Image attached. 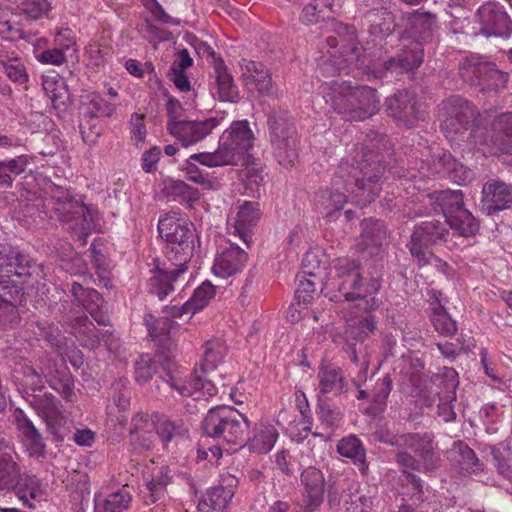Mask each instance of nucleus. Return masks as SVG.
Wrapping results in <instances>:
<instances>
[{
	"instance_id": "10",
	"label": "nucleus",
	"mask_w": 512,
	"mask_h": 512,
	"mask_svg": "<svg viewBox=\"0 0 512 512\" xmlns=\"http://www.w3.org/2000/svg\"><path fill=\"white\" fill-rule=\"evenodd\" d=\"M14 491L22 503L32 508L31 500L39 493L36 476L22 472L18 463L10 454L0 455V491Z\"/></svg>"
},
{
	"instance_id": "56",
	"label": "nucleus",
	"mask_w": 512,
	"mask_h": 512,
	"mask_svg": "<svg viewBox=\"0 0 512 512\" xmlns=\"http://www.w3.org/2000/svg\"><path fill=\"white\" fill-rule=\"evenodd\" d=\"M79 114V129L82 139L86 144L93 145L101 135L99 118L93 115H85L84 111H80Z\"/></svg>"
},
{
	"instance_id": "37",
	"label": "nucleus",
	"mask_w": 512,
	"mask_h": 512,
	"mask_svg": "<svg viewBox=\"0 0 512 512\" xmlns=\"http://www.w3.org/2000/svg\"><path fill=\"white\" fill-rule=\"evenodd\" d=\"M214 295L215 287L209 281H205L194 291L190 300L186 301L181 307L174 306L172 308V316L182 317L186 314L193 315L207 305Z\"/></svg>"
},
{
	"instance_id": "3",
	"label": "nucleus",
	"mask_w": 512,
	"mask_h": 512,
	"mask_svg": "<svg viewBox=\"0 0 512 512\" xmlns=\"http://www.w3.org/2000/svg\"><path fill=\"white\" fill-rule=\"evenodd\" d=\"M324 99L331 108L350 121H363L380 109V98L375 88L352 85L348 81H333L324 92Z\"/></svg>"
},
{
	"instance_id": "45",
	"label": "nucleus",
	"mask_w": 512,
	"mask_h": 512,
	"mask_svg": "<svg viewBox=\"0 0 512 512\" xmlns=\"http://www.w3.org/2000/svg\"><path fill=\"white\" fill-rule=\"evenodd\" d=\"M156 432L161 438L163 445L167 446L175 438L188 437L189 429L182 419L172 421L163 416L156 423Z\"/></svg>"
},
{
	"instance_id": "47",
	"label": "nucleus",
	"mask_w": 512,
	"mask_h": 512,
	"mask_svg": "<svg viewBox=\"0 0 512 512\" xmlns=\"http://www.w3.org/2000/svg\"><path fill=\"white\" fill-rule=\"evenodd\" d=\"M431 322L434 329L443 336H452L457 331L456 322L437 298L431 303Z\"/></svg>"
},
{
	"instance_id": "48",
	"label": "nucleus",
	"mask_w": 512,
	"mask_h": 512,
	"mask_svg": "<svg viewBox=\"0 0 512 512\" xmlns=\"http://www.w3.org/2000/svg\"><path fill=\"white\" fill-rule=\"evenodd\" d=\"M43 88L51 99L55 109L65 110L70 103V93L63 80L46 78L43 80Z\"/></svg>"
},
{
	"instance_id": "15",
	"label": "nucleus",
	"mask_w": 512,
	"mask_h": 512,
	"mask_svg": "<svg viewBox=\"0 0 512 512\" xmlns=\"http://www.w3.org/2000/svg\"><path fill=\"white\" fill-rule=\"evenodd\" d=\"M441 110V129L449 140H455L456 136L463 137L478 115L476 107L462 98L447 100Z\"/></svg>"
},
{
	"instance_id": "43",
	"label": "nucleus",
	"mask_w": 512,
	"mask_h": 512,
	"mask_svg": "<svg viewBox=\"0 0 512 512\" xmlns=\"http://www.w3.org/2000/svg\"><path fill=\"white\" fill-rule=\"evenodd\" d=\"M246 83H255L257 90L263 95H270L272 92V79L264 64L255 61H247L243 73Z\"/></svg>"
},
{
	"instance_id": "2",
	"label": "nucleus",
	"mask_w": 512,
	"mask_h": 512,
	"mask_svg": "<svg viewBox=\"0 0 512 512\" xmlns=\"http://www.w3.org/2000/svg\"><path fill=\"white\" fill-rule=\"evenodd\" d=\"M386 166L383 157L368 147L362 148L357 158L343 159L334 175V185H344V191L353 195L356 203L366 206L380 194Z\"/></svg>"
},
{
	"instance_id": "38",
	"label": "nucleus",
	"mask_w": 512,
	"mask_h": 512,
	"mask_svg": "<svg viewBox=\"0 0 512 512\" xmlns=\"http://www.w3.org/2000/svg\"><path fill=\"white\" fill-rule=\"evenodd\" d=\"M254 136L247 121L233 123L228 136L223 140L231 149L242 157L253 146Z\"/></svg>"
},
{
	"instance_id": "25",
	"label": "nucleus",
	"mask_w": 512,
	"mask_h": 512,
	"mask_svg": "<svg viewBox=\"0 0 512 512\" xmlns=\"http://www.w3.org/2000/svg\"><path fill=\"white\" fill-rule=\"evenodd\" d=\"M13 419L17 430L28 447L30 455L45 457V439L26 413L22 409L16 408L13 412Z\"/></svg>"
},
{
	"instance_id": "57",
	"label": "nucleus",
	"mask_w": 512,
	"mask_h": 512,
	"mask_svg": "<svg viewBox=\"0 0 512 512\" xmlns=\"http://www.w3.org/2000/svg\"><path fill=\"white\" fill-rule=\"evenodd\" d=\"M400 441L399 449H409L419 455L433 443V436L429 433H405L401 434Z\"/></svg>"
},
{
	"instance_id": "1",
	"label": "nucleus",
	"mask_w": 512,
	"mask_h": 512,
	"mask_svg": "<svg viewBox=\"0 0 512 512\" xmlns=\"http://www.w3.org/2000/svg\"><path fill=\"white\" fill-rule=\"evenodd\" d=\"M161 238L167 243V258L170 265L154 268V276L149 279V292L163 300L172 290L173 282L187 270V263L193 256L194 230L176 217V213L167 214L158 223Z\"/></svg>"
},
{
	"instance_id": "61",
	"label": "nucleus",
	"mask_w": 512,
	"mask_h": 512,
	"mask_svg": "<svg viewBox=\"0 0 512 512\" xmlns=\"http://www.w3.org/2000/svg\"><path fill=\"white\" fill-rule=\"evenodd\" d=\"M0 163L5 173L9 175L12 183H14V179L26 171L30 162L29 157L22 154L15 158L0 160Z\"/></svg>"
},
{
	"instance_id": "64",
	"label": "nucleus",
	"mask_w": 512,
	"mask_h": 512,
	"mask_svg": "<svg viewBox=\"0 0 512 512\" xmlns=\"http://www.w3.org/2000/svg\"><path fill=\"white\" fill-rule=\"evenodd\" d=\"M496 126L507 137L506 143L500 149L505 153H512V114L500 117Z\"/></svg>"
},
{
	"instance_id": "59",
	"label": "nucleus",
	"mask_w": 512,
	"mask_h": 512,
	"mask_svg": "<svg viewBox=\"0 0 512 512\" xmlns=\"http://www.w3.org/2000/svg\"><path fill=\"white\" fill-rule=\"evenodd\" d=\"M79 110L84 111L85 115H93L100 118L111 116L115 109L112 104L101 96L93 95L87 103H82Z\"/></svg>"
},
{
	"instance_id": "5",
	"label": "nucleus",
	"mask_w": 512,
	"mask_h": 512,
	"mask_svg": "<svg viewBox=\"0 0 512 512\" xmlns=\"http://www.w3.org/2000/svg\"><path fill=\"white\" fill-rule=\"evenodd\" d=\"M363 274L360 265L355 261L343 260L336 266V277L331 281L345 300H358L356 309L363 311L365 315L379 307V300L373 296L380 289V280L372 277L367 283H363Z\"/></svg>"
},
{
	"instance_id": "42",
	"label": "nucleus",
	"mask_w": 512,
	"mask_h": 512,
	"mask_svg": "<svg viewBox=\"0 0 512 512\" xmlns=\"http://www.w3.org/2000/svg\"><path fill=\"white\" fill-rule=\"evenodd\" d=\"M171 477L169 475V469L162 467L159 473L145 484V487L141 490L144 503L151 505L164 499L166 495V488L170 483Z\"/></svg>"
},
{
	"instance_id": "58",
	"label": "nucleus",
	"mask_w": 512,
	"mask_h": 512,
	"mask_svg": "<svg viewBox=\"0 0 512 512\" xmlns=\"http://www.w3.org/2000/svg\"><path fill=\"white\" fill-rule=\"evenodd\" d=\"M132 502L131 494L125 489L110 493L103 502V512H125Z\"/></svg>"
},
{
	"instance_id": "33",
	"label": "nucleus",
	"mask_w": 512,
	"mask_h": 512,
	"mask_svg": "<svg viewBox=\"0 0 512 512\" xmlns=\"http://www.w3.org/2000/svg\"><path fill=\"white\" fill-rule=\"evenodd\" d=\"M314 258L315 255L313 253H307L303 260V274L309 278L299 281L298 288L295 292V300L297 301L298 306L308 304L317 290V284L313 278L318 276L320 266L317 264V266L309 267Z\"/></svg>"
},
{
	"instance_id": "19",
	"label": "nucleus",
	"mask_w": 512,
	"mask_h": 512,
	"mask_svg": "<svg viewBox=\"0 0 512 512\" xmlns=\"http://www.w3.org/2000/svg\"><path fill=\"white\" fill-rule=\"evenodd\" d=\"M463 66L478 79L477 85L481 91L497 93L507 88L510 75L499 70L495 63L466 59Z\"/></svg>"
},
{
	"instance_id": "17",
	"label": "nucleus",
	"mask_w": 512,
	"mask_h": 512,
	"mask_svg": "<svg viewBox=\"0 0 512 512\" xmlns=\"http://www.w3.org/2000/svg\"><path fill=\"white\" fill-rule=\"evenodd\" d=\"M479 33L486 37L509 38L512 35V19L502 5L497 2H486L476 13Z\"/></svg>"
},
{
	"instance_id": "13",
	"label": "nucleus",
	"mask_w": 512,
	"mask_h": 512,
	"mask_svg": "<svg viewBox=\"0 0 512 512\" xmlns=\"http://www.w3.org/2000/svg\"><path fill=\"white\" fill-rule=\"evenodd\" d=\"M25 400L43 419L47 431L53 436L55 442H62L66 437V418L62 411V403L53 394L44 392L30 393L25 391Z\"/></svg>"
},
{
	"instance_id": "22",
	"label": "nucleus",
	"mask_w": 512,
	"mask_h": 512,
	"mask_svg": "<svg viewBox=\"0 0 512 512\" xmlns=\"http://www.w3.org/2000/svg\"><path fill=\"white\" fill-rule=\"evenodd\" d=\"M510 208H512V187L497 179L487 181L482 187V211L491 216Z\"/></svg>"
},
{
	"instance_id": "28",
	"label": "nucleus",
	"mask_w": 512,
	"mask_h": 512,
	"mask_svg": "<svg viewBox=\"0 0 512 512\" xmlns=\"http://www.w3.org/2000/svg\"><path fill=\"white\" fill-rule=\"evenodd\" d=\"M167 376V383L182 396L198 399L199 396L197 394L200 392L209 397H212L217 393V389L212 381L203 379L202 376L197 374V370H195V374L192 376V379L188 384H183L179 375H176L169 366Z\"/></svg>"
},
{
	"instance_id": "16",
	"label": "nucleus",
	"mask_w": 512,
	"mask_h": 512,
	"mask_svg": "<svg viewBox=\"0 0 512 512\" xmlns=\"http://www.w3.org/2000/svg\"><path fill=\"white\" fill-rule=\"evenodd\" d=\"M327 504L337 512H364L372 504L356 484L346 479L328 481Z\"/></svg>"
},
{
	"instance_id": "34",
	"label": "nucleus",
	"mask_w": 512,
	"mask_h": 512,
	"mask_svg": "<svg viewBox=\"0 0 512 512\" xmlns=\"http://www.w3.org/2000/svg\"><path fill=\"white\" fill-rule=\"evenodd\" d=\"M318 379L319 391L322 395L332 393L337 396L347 391V382L342 369L333 364L321 366Z\"/></svg>"
},
{
	"instance_id": "53",
	"label": "nucleus",
	"mask_w": 512,
	"mask_h": 512,
	"mask_svg": "<svg viewBox=\"0 0 512 512\" xmlns=\"http://www.w3.org/2000/svg\"><path fill=\"white\" fill-rule=\"evenodd\" d=\"M201 371L207 373L214 371L225 356L226 348L219 340L207 341L204 345Z\"/></svg>"
},
{
	"instance_id": "31",
	"label": "nucleus",
	"mask_w": 512,
	"mask_h": 512,
	"mask_svg": "<svg viewBox=\"0 0 512 512\" xmlns=\"http://www.w3.org/2000/svg\"><path fill=\"white\" fill-rule=\"evenodd\" d=\"M344 190V185L337 187L334 185V178L332 179V187L320 189L315 196V205L319 211L325 215L326 218H331L335 213L339 212L344 204L347 202V195Z\"/></svg>"
},
{
	"instance_id": "29",
	"label": "nucleus",
	"mask_w": 512,
	"mask_h": 512,
	"mask_svg": "<svg viewBox=\"0 0 512 512\" xmlns=\"http://www.w3.org/2000/svg\"><path fill=\"white\" fill-rule=\"evenodd\" d=\"M409 21L408 33L412 42H420L422 46L432 42L437 28L436 15L430 12L415 11L409 17Z\"/></svg>"
},
{
	"instance_id": "54",
	"label": "nucleus",
	"mask_w": 512,
	"mask_h": 512,
	"mask_svg": "<svg viewBox=\"0 0 512 512\" xmlns=\"http://www.w3.org/2000/svg\"><path fill=\"white\" fill-rule=\"evenodd\" d=\"M163 192L166 196L182 197L185 201L193 203L199 199V191L181 180L166 179Z\"/></svg>"
},
{
	"instance_id": "55",
	"label": "nucleus",
	"mask_w": 512,
	"mask_h": 512,
	"mask_svg": "<svg viewBox=\"0 0 512 512\" xmlns=\"http://www.w3.org/2000/svg\"><path fill=\"white\" fill-rule=\"evenodd\" d=\"M361 227V236L367 244L379 246L382 240L386 238V227L381 220L372 218L364 219L361 222Z\"/></svg>"
},
{
	"instance_id": "40",
	"label": "nucleus",
	"mask_w": 512,
	"mask_h": 512,
	"mask_svg": "<svg viewBox=\"0 0 512 512\" xmlns=\"http://www.w3.org/2000/svg\"><path fill=\"white\" fill-rule=\"evenodd\" d=\"M438 166L440 168L437 173L446 175L451 181L459 185L466 184L473 178L472 170L457 161L450 153H443L438 158Z\"/></svg>"
},
{
	"instance_id": "12",
	"label": "nucleus",
	"mask_w": 512,
	"mask_h": 512,
	"mask_svg": "<svg viewBox=\"0 0 512 512\" xmlns=\"http://www.w3.org/2000/svg\"><path fill=\"white\" fill-rule=\"evenodd\" d=\"M376 329V322L373 315H360L353 324L349 325L346 330V343L343 347L345 353L350 360L360 367L358 375L352 380L354 386L359 388L362 382L366 381L367 371L369 368V361L367 356L362 358L359 354L363 351V342L370 336Z\"/></svg>"
},
{
	"instance_id": "23",
	"label": "nucleus",
	"mask_w": 512,
	"mask_h": 512,
	"mask_svg": "<svg viewBox=\"0 0 512 512\" xmlns=\"http://www.w3.org/2000/svg\"><path fill=\"white\" fill-rule=\"evenodd\" d=\"M27 304V294L22 286H0V330L17 322L18 308H25Z\"/></svg>"
},
{
	"instance_id": "36",
	"label": "nucleus",
	"mask_w": 512,
	"mask_h": 512,
	"mask_svg": "<svg viewBox=\"0 0 512 512\" xmlns=\"http://www.w3.org/2000/svg\"><path fill=\"white\" fill-rule=\"evenodd\" d=\"M366 17L370 22L369 32L380 38L390 36L397 27L394 14L387 7L371 9Z\"/></svg>"
},
{
	"instance_id": "49",
	"label": "nucleus",
	"mask_w": 512,
	"mask_h": 512,
	"mask_svg": "<svg viewBox=\"0 0 512 512\" xmlns=\"http://www.w3.org/2000/svg\"><path fill=\"white\" fill-rule=\"evenodd\" d=\"M232 497V490L216 486L208 491L206 498L200 503V507L214 512H224Z\"/></svg>"
},
{
	"instance_id": "4",
	"label": "nucleus",
	"mask_w": 512,
	"mask_h": 512,
	"mask_svg": "<svg viewBox=\"0 0 512 512\" xmlns=\"http://www.w3.org/2000/svg\"><path fill=\"white\" fill-rule=\"evenodd\" d=\"M50 217H56L67 225L68 229L77 235L82 245L87 242L91 225L94 222V209L77 201L71 192L55 183H49L45 187Z\"/></svg>"
},
{
	"instance_id": "9",
	"label": "nucleus",
	"mask_w": 512,
	"mask_h": 512,
	"mask_svg": "<svg viewBox=\"0 0 512 512\" xmlns=\"http://www.w3.org/2000/svg\"><path fill=\"white\" fill-rule=\"evenodd\" d=\"M271 144L280 165L292 167L298 158V138L295 124L281 113L268 116Z\"/></svg>"
},
{
	"instance_id": "27",
	"label": "nucleus",
	"mask_w": 512,
	"mask_h": 512,
	"mask_svg": "<svg viewBox=\"0 0 512 512\" xmlns=\"http://www.w3.org/2000/svg\"><path fill=\"white\" fill-rule=\"evenodd\" d=\"M158 364L162 366L163 375L161 378L167 383L168 366L176 374L179 375L178 370L175 368L174 360L165 353H157L156 358L149 354H142L135 363V380L138 384H145L157 372Z\"/></svg>"
},
{
	"instance_id": "18",
	"label": "nucleus",
	"mask_w": 512,
	"mask_h": 512,
	"mask_svg": "<svg viewBox=\"0 0 512 512\" xmlns=\"http://www.w3.org/2000/svg\"><path fill=\"white\" fill-rule=\"evenodd\" d=\"M387 114L407 128L415 126L422 119L417 97L408 90H398L385 101Z\"/></svg>"
},
{
	"instance_id": "20",
	"label": "nucleus",
	"mask_w": 512,
	"mask_h": 512,
	"mask_svg": "<svg viewBox=\"0 0 512 512\" xmlns=\"http://www.w3.org/2000/svg\"><path fill=\"white\" fill-rule=\"evenodd\" d=\"M219 124L216 117L203 120H184L167 124V129L183 146L195 144L208 136Z\"/></svg>"
},
{
	"instance_id": "11",
	"label": "nucleus",
	"mask_w": 512,
	"mask_h": 512,
	"mask_svg": "<svg viewBox=\"0 0 512 512\" xmlns=\"http://www.w3.org/2000/svg\"><path fill=\"white\" fill-rule=\"evenodd\" d=\"M41 267L28 255L12 246H0V286L23 284L34 275L39 276Z\"/></svg>"
},
{
	"instance_id": "8",
	"label": "nucleus",
	"mask_w": 512,
	"mask_h": 512,
	"mask_svg": "<svg viewBox=\"0 0 512 512\" xmlns=\"http://www.w3.org/2000/svg\"><path fill=\"white\" fill-rule=\"evenodd\" d=\"M449 229L450 225L441 219L422 221L414 227L407 247L418 268L440 261L431 249L447 241Z\"/></svg>"
},
{
	"instance_id": "44",
	"label": "nucleus",
	"mask_w": 512,
	"mask_h": 512,
	"mask_svg": "<svg viewBox=\"0 0 512 512\" xmlns=\"http://www.w3.org/2000/svg\"><path fill=\"white\" fill-rule=\"evenodd\" d=\"M259 203L246 201L237 212L235 229L239 236L246 241L247 232L250 231L260 219Z\"/></svg>"
},
{
	"instance_id": "21",
	"label": "nucleus",
	"mask_w": 512,
	"mask_h": 512,
	"mask_svg": "<svg viewBox=\"0 0 512 512\" xmlns=\"http://www.w3.org/2000/svg\"><path fill=\"white\" fill-rule=\"evenodd\" d=\"M455 370L451 369L444 375H436L433 385L436 387L435 398L438 407V415L443 421L450 422L455 420L456 413L451 404L456 401V388L459 384Z\"/></svg>"
},
{
	"instance_id": "41",
	"label": "nucleus",
	"mask_w": 512,
	"mask_h": 512,
	"mask_svg": "<svg viewBox=\"0 0 512 512\" xmlns=\"http://www.w3.org/2000/svg\"><path fill=\"white\" fill-rule=\"evenodd\" d=\"M337 451L341 456L350 458L363 475L367 473L368 463L366 461V453L358 437L350 435L341 439L338 442Z\"/></svg>"
},
{
	"instance_id": "14",
	"label": "nucleus",
	"mask_w": 512,
	"mask_h": 512,
	"mask_svg": "<svg viewBox=\"0 0 512 512\" xmlns=\"http://www.w3.org/2000/svg\"><path fill=\"white\" fill-rule=\"evenodd\" d=\"M424 61V48L420 42L409 41L404 44L394 56L388 57L382 64L368 67L367 74L374 78H384L390 75L413 73Z\"/></svg>"
},
{
	"instance_id": "52",
	"label": "nucleus",
	"mask_w": 512,
	"mask_h": 512,
	"mask_svg": "<svg viewBox=\"0 0 512 512\" xmlns=\"http://www.w3.org/2000/svg\"><path fill=\"white\" fill-rule=\"evenodd\" d=\"M404 391L411 397H421L427 406H433L436 402L435 394L428 388L427 380L420 373H412L405 384Z\"/></svg>"
},
{
	"instance_id": "35",
	"label": "nucleus",
	"mask_w": 512,
	"mask_h": 512,
	"mask_svg": "<svg viewBox=\"0 0 512 512\" xmlns=\"http://www.w3.org/2000/svg\"><path fill=\"white\" fill-rule=\"evenodd\" d=\"M216 94L220 101L223 102H237L239 99V92L237 86L234 84L232 75L228 72L223 59L216 60L214 66Z\"/></svg>"
},
{
	"instance_id": "50",
	"label": "nucleus",
	"mask_w": 512,
	"mask_h": 512,
	"mask_svg": "<svg viewBox=\"0 0 512 512\" xmlns=\"http://www.w3.org/2000/svg\"><path fill=\"white\" fill-rule=\"evenodd\" d=\"M277 437L278 432L273 426H264L252 438L249 436L246 445H248L250 451L264 454L273 448Z\"/></svg>"
},
{
	"instance_id": "24",
	"label": "nucleus",
	"mask_w": 512,
	"mask_h": 512,
	"mask_svg": "<svg viewBox=\"0 0 512 512\" xmlns=\"http://www.w3.org/2000/svg\"><path fill=\"white\" fill-rule=\"evenodd\" d=\"M301 483L304 486L303 512H315L323 502L325 478L321 470L307 467L301 473Z\"/></svg>"
},
{
	"instance_id": "32",
	"label": "nucleus",
	"mask_w": 512,
	"mask_h": 512,
	"mask_svg": "<svg viewBox=\"0 0 512 512\" xmlns=\"http://www.w3.org/2000/svg\"><path fill=\"white\" fill-rule=\"evenodd\" d=\"M68 331L82 347L95 349L100 345L99 329L86 317L79 316L67 323Z\"/></svg>"
},
{
	"instance_id": "60",
	"label": "nucleus",
	"mask_w": 512,
	"mask_h": 512,
	"mask_svg": "<svg viewBox=\"0 0 512 512\" xmlns=\"http://www.w3.org/2000/svg\"><path fill=\"white\" fill-rule=\"evenodd\" d=\"M318 408L319 419L323 425L331 430L339 426L342 419V413L339 408L324 402L322 399L319 400Z\"/></svg>"
},
{
	"instance_id": "39",
	"label": "nucleus",
	"mask_w": 512,
	"mask_h": 512,
	"mask_svg": "<svg viewBox=\"0 0 512 512\" xmlns=\"http://www.w3.org/2000/svg\"><path fill=\"white\" fill-rule=\"evenodd\" d=\"M190 159L212 168L227 165H237L240 157H238L236 152H234L233 149H231V147L223 141L219 144V147L216 151L193 154L190 156Z\"/></svg>"
},
{
	"instance_id": "63",
	"label": "nucleus",
	"mask_w": 512,
	"mask_h": 512,
	"mask_svg": "<svg viewBox=\"0 0 512 512\" xmlns=\"http://www.w3.org/2000/svg\"><path fill=\"white\" fill-rule=\"evenodd\" d=\"M49 9V3L46 0H28L19 8L20 14L28 19L37 20L41 18Z\"/></svg>"
},
{
	"instance_id": "62",
	"label": "nucleus",
	"mask_w": 512,
	"mask_h": 512,
	"mask_svg": "<svg viewBox=\"0 0 512 512\" xmlns=\"http://www.w3.org/2000/svg\"><path fill=\"white\" fill-rule=\"evenodd\" d=\"M491 455L497 472L512 483V458L496 447L492 448Z\"/></svg>"
},
{
	"instance_id": "26",
	"label": "nucleus",
	"mask_w": 512,
	"mask_h": 512,
	"mask_svg": "<svg viewBox=\"0 0 512 512\" xmlns=\"http://www.w3.org/2000/svg\"><path fill=\"white\" fill-rule=\"evenodd\" d=\"M71 293L74 299L92 316L100 325H108L109 317L104 311V299L98 291L92 288H84L82 284L73 282Z\"/></svg>"
},
{
	"instance_id": "6",
	"label": "nucleus",
	"mask_w": 512,
	"mask_h": 512,
	"mask_svg": "<svg viewBox=\"0 0 512 512\" xmlns=\"http://www.w3.org/2000/svg\"><path fill=\"white\" fill-rule=\"evenodd\" d=\"M207 437L244 447L249 441L250 421L232 406L218 405L208 410L201 423Z\"/></svg>"
},
{
	"instance_id": "30",
	"label": "nucleus",
	"mask_w": 512,
	"mask_h": 512,
	"mask_svg": "<svg viewBox=\"0 0 512 512\" xmlns=\"http://www.w3.org/2000/svg\"><path fill=\"white\" fill-rule=\"evenodd\" d=\"M248 259L247 253L238 246L231 245L215 260L213 270L216 275L229 277L241 271Z\"/></svg>"
},
{
	"instance_id": "46",
	"label": "nucleus",
	"mask_w": 512,
	"mask_h": 512,
	"mask_svg": "<svg viewBox=\"0 0 512 512\" xmlns=\"http://www.w3.org/2000/svg\"><path fill=\"white\" fill-rule=\"evenodd\" d=\"M452 451L461 470L467 473L483 471V463L480 462L475 452L463 441H456Z\"/></svg>"
},
{
	"instance_id": "7",
	"label": "nucleus",
	"mask_w": 512,
	"mask_h": 512,
	"mask_svg": "<svg viewBox=\"0 0 512 512\" xmlns=\"http://www.w3.org/2000/svg\"><path fill=\"white\" fill-rule=\"evenodd\" d=\"M432 210L439 219L446 221L450 228L463 237L474 236L479 230L478 220L464 208L463 193L460 190H440L430 193Z\"/></svg>"
},
{
	"instance_id": "51",
	"label": "nucleus",
	"mask_w": 512,
	"mask_h": 512,
	"mask_svg": "<svg viewBox=\"0 0 512 512\" xmlns=\"http://www.w3.org/2000/svg\"><path fill=\"white\" fill-rule=\"evenodd\" d=\"M344 52H346V50L329 51L328 56H322L318 60L317 69L322 76L333 77L346 69L347 59L344 58Z\"/></svg>"
}]
</instances>
